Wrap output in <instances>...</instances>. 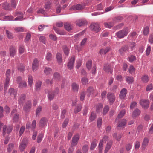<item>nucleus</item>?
Instances as JSON below:
<instances>
[{"instance_id":"f257e3e1","label":"nucleus","mask_w":153,"mask_h":153,"mask_svg":"<svg viewBox=\"0 0 153 153\" xmlns=\"http://www.w3.org/2000/svg\"><path fill=\"white\" fill-rule=\"evenodd\" d=\"M128 32V28L126 27L124 29L116 33V36L118 38L121 39L127 36Z\"/></svg>"},{"instance_id":"f03ea898","label":"nucleus","mask_w":153,"mask_h":153,"mask_svg":"<svg viewBox=\"0 0 153 153\" xmlns=\"http://www.w3.org/2000/svg\"><path fill=\"white\" fill-rule=\"evenodd\" d=\"M89 28L92 31L96 33L99 32L101 30L99 27V25L97 23H92L89 26Z\"/></svg>"},{"instance_id":"7ed1b4c3","label":"nucleus","mask_w":153,"mask_h":153,"mask_svg":"<svg viewBox=\"0 0 153 153\" xmlns=\"http://www.w3.org/2000/svg\"><path fill=\"white\" fill-rule=\"evenodd\" d=\"M48 122V120L45 117H42L39 122V127L40 128H42L46 126Z\"/></svg>"},{"instance_id":"20e7f679","label":"nucleus","mask_w":153,"mask_h":153,"mask_svg":"<svg viewBox=\"0 0 153 153\" xmlns=\"http://www.w3.org/2000/svg\"><path fill=\"white\" fill-rule=\"evenodd\" d=\"M140 104L145 109H147L149 107V102L147 100H142L140 101Z\"/></svg>"},{"instance_id":"39448f33","label":"nucleus","mask_w":153,"mask_h":153,"mask_svg":"<svg viewBox=\"0 0 153 153\" xmlns=\"http://www.w3.org/2000/svg\"><path fill=\"white\" fill-rule=\"evenodd\" d=\"M129 47L128 45H124L119 50V52L121 55H123L125 52L128 51Z\"/></svg>"},{"instance_id":"423d86ee","label":"nucleus","mask_w":153,"mask_h":153,"mask_svg":"<svg viewBox=\"0 0 153 153\" xmlns=\"http://www.w3.org/2000/svg\"><path fill=\"white\" fill-rule=\"evenodd\" d=\"M79 139V134H76L74 135L72 139V142L71 143V147H74L76 146L78 143V141Z\"/></svg>"},{"instance_id":"0eeeda50","label":"nucleus","mask_w":153,"mask_h":153,"mask_svg":"<svg viewBox=\"0 0 153 153\" xmlns=\"http://www.w3.org/2000/svg\"><path fill=\"white\" fill-rule=\"evenodd\" d=\"M32 106L31 102L29 100L26 102L25 105L24 106L23 110L27 112H28L30 110Z\"/></svg>"},{"instance_id":"6e6552de","label":"nucleus","mask_w":153,"mask_h":153,"mask_svg":"<svg viewBox=\"0 0 153 153\" xmlns=\"http://www.w3.org/2000/svg\"><path fill=\"white\" fill-rule=\"evenodd\" d=\"M13 129V127L12 126H9L7 128L6 125H5L3 126V135L5 137L6 134V132L8 134H9L10 133Z\"/></svg>"},{"instance_id":"1a4fd4ad","label":"nucleus","mask_w":153,"mask_h":153,"mask_svg":"<svg viewBox=\"0 0 153 153\" xmlns=\"http://www.w3.org/2000/svg\"><path fill=\"white\" fill-rule=\"evenodd\" d=\"M75 22L76 24L79 27L86 25L88 23L87 21L84 19H78L76 20Z\"/></svg>"},{"instance_id":"9d476101","label":"nucleus","mask_w":153,"mask_h":153,"mask_svg":"<svg viewBox=\"0 0 153 153\" xmlns=\"http://www.w3.org/2000/svg\"><path fill=\"white\" fill-rule=\"evenodd\" d=\"M103 69L105 72H110L111 74L112 73L113 70L111 68L110 65L108 63L104 64Z\"/></svg>"},{"instance_id":"9b49d317","label":"nucleus","mask_w":153,"mask_h":153,"mask_svg":"<svg viewBox=\"0 0 153 153\" xmlns=\"http://www.w3.org/2000/svg\"><path fill=\"white\" fill-rule=\"evenodd\" d=\"M107 97L110 102V104H112L115 99L114 94L113 93H108L107 95Z\"/></svg>"},{"instance_id":"f8f14e48","label":"nucleus","mask_w":153,"mask_h":153,"mask_svg":"<svg viewBox=\"0 0 153 153\" xmlns=\"http://www.w3.org/2000/svg\"><path fill=\"white\" fill-rule=\"evenodd\" d=\"M75 60V57L73 56L70 59L68 64L67 67L68 69H71L73 68L74 63Z\"/></svg>"},{"instance_id":"ddd939ff","label":"nucleus","mask_w":153,"mask_h":153,"mask_svg":"<svg viewBox=\"0 0 153 153\" xmlns=\"http://www.w3.org/2000/svg\"><path fill=\"white\" fill-rule=\"evenodd\" d=\"M39 66V61L37 59L35 58L32 63V69L33 71H36Z\"/></svg>"},{"instance_id":"4468645a","label":"nucleus","mask_w":153,"mask_h":153,"mask_svg":"<svg viewBox=\"0 0 153 153\" xmlns=\"http://www.w3.org/2000/svg\"><path fill=\"white\" fill-rule=\"evenodd\" d=\"M95 91V90L93 86H89L86 91L87 94V96L88 97H89L91 94H93L94 93Z\"/></svg>"},{"instance_id":"2eb2a0df","label":"nucleus","mask_w":153,"mask_h":153,"mask_svg":"<svg viewBox=\"0 0 153 153\" xmlns=\"http://www.w3.org/2000/svg\"><path fill=\"white\" fill-rule=\"evenodd\" d=\"M26 95L25 94H22L19 96L18 99V103L19 105H22L25 100Z\"/></svg>"},{"instance_id":"dca6fc26","label":"nucleus","mask_w":153,"mask_h":153,"mask_svg":"<svg viewBox=\"0 0 153 153\" xmlns=\"http://www.w3.org/2000/svg\"><path fill=\"white\" fill-rule=\"evenodd\" d=\"M127 90L126 88H123L119 94V97L121 99H123L126 96Z\"/></svg>"},{"instance_id":"f3484780","label":"nucleus","mask_w":153,"mask_h":153,"mask_svg":"<svg viewBox=\"0 0 153 153\" xmlns=\"http://www.w3.org/2000/svg\"><path fill=\"white\" fill-rule=\"evenodd\" d=\"M48 97L49 100H53L55 97V91H48Z\"/></svg>"},{"instance_id":"a211bd4d","label":"nucleus","mask_w":153,"mask_h":153,"mask_svg":"<svg viewBox=\"0 0 153 153\" xmlns=\"http://www.w3.org/2000/svg\"><path fill=\"white\" fill-rule=\"evenodd\" d=\"M126 124V120L125 119L120 120L119 121L117 127H121L125 126Z\"/></svg>"},{"instance_id":"6ab92c4d","label":"nucleus","mask_w":153,"mask_h":153,"mask_svg":"<svg viewBox=\"0 0 153 153\" xmlns=\"http://www.w3.org/2000/svg\"><path fill=\"white\" fill-rule=\"evenodd\" d=\"M2 7L3 9L5 10H11L12 8L9 3L5 2L2 4Z\"/></svg>"},{"instance_id":"aec40b11","label":"nucleus","mask_w":153,"mask_h":153,"mask_svg":"<svg viewBox=\"0 0 153 153\" xmlns=\"http://www.w3.org/2000/svg\"><path fill=\"white\" fill-rule=\"evenodd\" d=\"M123 19V17L120 16H117L115 17L113 19V23H115L120 22Z\"/></svg>"},{"instance_id":"412c9836","label":"nucleus","mask_w":153,"mask_h":153,"mask_svg":"<svg viewBox=\"0 0 153 153\" xmlns=\"http://www.w3.org/2000/svg\"><path fill=\"white\" fill-rule=\"evenodd\" d=\"M149 142V140L148 138L145 137L144 139L142 145L143 149H145L146 146L148 145Z\"/></svg>"},{"instance_id":"4be33fe9","label":"nucleus","mask_w":153,"mask_h":153,"mask_svg":"<svg viewBox=\"0 0 153 153\" xmlns=\"http://www.w3.org/2000/svg\"><path fill=\"white\" fill-rule=\"evenodd\" d=\"M84 8V5L83 4H77L73 6V8L74 10H80Z\"/></svg>"},{"instance_id":"5701e85b","label":"nucleus","mask_w":153,"mask_h":153,"mask_svg":"<svg viewBox=\"0 0 153 153\" xmlns=\"http://www.w3.org/2000/svg\"><path fill=\"white\" fill-rule=\"evenodd\" d=\"M112 144V141H110L107 144L105 150V153H107V152L108 151L111 147Z\"/></svg>"},{"instance_id":"b1692460","label":"nucleus","mask_w":153,"mask_h":153,"mask_svg":"<svg viewBox=\"0 0 153 153\" xmlns=\"http://www.w3.org/2000/svg\"><path fill=\"white\" fill-rule=\"evenodd\" d=\"M103 108V105L101 103H98L96 106V112L98 113L101 111Z\"/></svg>"},{"instance_id":"393cba45","label":"nucleus","mask_w":153,"mask_h":153,"mask_svg":"<svg viewBox=\"0 0 153 153\" xmlns=\"http://www.w3.org/2000/svg\"><path fill=\"white\" fill-rule=\"evenodd\" d=\"M110 48L109 47H106L105 49H102L100 50L99 51V53L101 55L103 54H105L110 51Z\"/></svg>"},{"instance_id":"a878e982","label":"nucleus","mask_w":153,"mask_h":153,"mask_svg":"<svg viewBox=\"0 0 153 153\" xmlns=\"http://www.w3.org/2000/svg\"><path fill=\"white\" fill-rule=\"evenodd\" d=\"M10 55L13 56L16 53L15 48L13 46H11L9 49Z\"/></svg>"},{"instance_id":"bb28decb","label":"nucleus","mask_w":153,"mask_h":153,"mask_svg":"<svg viewBox=\"0 0 153 153\" xmlns=\"http://www.w3.org/2000/svg\"><path fill=\"white\" fill-rule=\"evenodd\" d=\"M97 140L95 139H94L93 141H92L91 144V146L90 147V149L91 150H92L94 149V148L97 146Z\"/></svg>"},{"instance_id":"cd10ccee","label":"nucleus","mask_w":153,"mask_h":153,"mask_svg":"<svg viewBox=\"0 0 153 153\" xmlns=\"http://www.w3.org/2000/svg\"><path fill=\"white\" fill-rule=\"evenodd\" d=\"M72 87L74 92H77L79 89V85L76 83L74 82L72 84Z\"/></svg>"},{"instance_id":"c85d7f7f","label":"nucleus","mask_w":153,"mask_h":153,"mask_svg":"<svg viewBox=\"0 0 153 153\" xmlns=\"http://www.w3.org/2000/svg\"><path fill=\"white\" fill-rule=\"evenodd\" d=\"M53 78L56 81H59L60 80L61 76L60 74L57 72H56L53 74Z\"/></svg>"},{"instance_id":"c756f323","label":"nucleus","mask_w":153,"mask_h":153,"mask_svg":"<svg viewBox=\"0 0 153 153\" xmlns=\"http://www.w3.org/2000/svg\"><path fill=\"white\" fill-rule=\"evenodd\" d=\"M82 108V105L81 104H78L76 106L74 109V112L75 114H76L78 112H79Z\"/></svg>"},{"instance_id":"7c9ffc66","label":"nucleus","mask_w":153,"mask_h":153,"mask_svg":"<svg viewBox=\"0 0 153 153\" xmlns=\"http://www.w3.org/2000/svg\"><path fill=\"white\" fill-rule=\"evenodd\" d=\"M51 3L52 1L51 0H46L45 8L46 9H49L51 7Z\"/></svg>"},{"instance_id":"2f4dec72","label":"nucleus","mask_w":153,"mask_h":153,"mask_svg":"<svg viewBox=\"0 0 153 153\" xmlns=\"http://www.w3.org/2000/svg\"><path fill=\"white\" fill-rule=\"evenodd\" d=\"M8 92L10 94V95L13 94L14 95V98H15L16 97L17 91L15 90L13 88H10Z\"/></svg>"},{"instance_id":"473e14b6","label":"nucleus","mask_w":153,"mask_h":153,"mask_svg":"<svg viewBox=\"0 0 153 153\" xmlns=\"http://www.w3.org/2000/svg\"><path fill=\"white\" fill-rule=\"evenodd\" d=\"M140 113V110L137 108L135 109L133 111L132 113V116L133 117H135L139 115Z\"/></svg>"},{"instance_id":"72a5a7b5","label":"nucleus","mask_w":153,"mask_h":153,"mask_svg":"<svg viewBox=\"0 0 153 153\" xmlns=\"http://www.w3.org/2000/svg\"><path fill=\"white\" fill-rule=\"evenodd\" d=\"M64 26L65 28L67 31H70L71 30V25L67 22L65 23Z\"/></svg>"},{"instance_id":"f704fd0d","label":"nucleus","mask_w":153,"mask_h":153,"mask_svg":"<svg viewBox=\"0 0 153 153\" xmlns=\"http://www.w3.org/2000/svg\"><path fill=\"white\" fill-rule=\"evenodd\" d=\"M88 82V79L85 76L81 78V82L83 85H86Z\"/></svg>"},{"instance_id":"c9c22d12","label":"nucleus","mask_w":153,"mask_h":153,"mask_svg":"<svg viewBox=\"0 0 153 153\" xmlns=\"http://www.w3.org/2000/svg\"><path fill=\"white\" fill-rule=\"evenodd\" d=\"M53 29L58 34H60V35H64L65 34V33L62 32L59 29L55 27H53Z\"/></svg>"},{"instance_id":"e433bc0d","label":"nucleus","mask_w":153,"mask_h":153,"mask_svg":"<svg viewBox=\"0 0 153 153\" xmlns=\"http://www.w3.org/2000/svg\"><path fill=\"white\" fill-rule=\"evenodd\" d=\"M62 49L65 54L68 56L69 53V49L66 45H64L62 47Z\"/></svg>"},{"instance_id":"4c0bfd02","label":"nucleus","mask_w":153,"mask_h":153,"mask_svg":"<svg viewBox=\"0 0 153 153\" xmlns=\"http://www.w3.org/2000/svg\"><path fill=\"white\" fill-rule=\"evenodd\" d=\"M13 115V122H18L19 117V114L18 113H15L14 115Z\"/></svg>"},{"instance_id":"58836bf2","label":"nucleus","mask_w":153,"mask_h":153,"mask_svg":"<svg viewBox=\"0 0 153 153\" xmlns=\"http://www.w3.org/2000/svg\"><path fill=\"white\" fill-rule=\"evenodd\" d=\"M41 85L42 82L40 81H39L36 83L35 85L36 87L35 90L36 91H37L39 90L41 86Z\"/></svg>"},{"instance_id":"ea45409f","label":"nucleus","mask_w":153,"mask_h":153,"mask_svg":"<svg viewBox=\"0 0 153 153\" xmlns=\"http://www.w3.org/2000/svg\"><path fill=\"white\" fill-rule=\"evenodd\" d=\"M92 61L91 60H88L86 63V67L88 70L91 69L92 66Z\"/></svg>"},{"instance_id":"a19ab883","label":"nucleus","mask_w":153,"mask_h":153,"mask_svg":"<svg viewBox=\"0 0 153 153\" xmlns=\"http://www.w3.org/2000/svg\"><path fill=\"white\" fill-rule=\"evenodd\" d=\"M142 81L144 83H146L149 81L148 76L146 75L143 76L141 77Z\"/></svg>"},{"instance_id":"79ce46f5","label":"nucleus","mask_w":153,"mask_h":153,"mask_svg":"<svg viewBox=\"0 0 153 153\" xmlns=\"http://www.w3.org/2000/svg\"><path fill=\"white\" fill-rule=\"evenodd\" d=\"M126 81L128 84H131L133 82V78L132 76H126Z\"/></svg>"},{"instance_id":"37998d69","label":"nucleus","mask_w":153,"mask_h":153,"mask_svg":"<svg viewBox=\"0 0 153 153\" xmlns=\"http://www.w3.org/2000/svg\"><path fill=\"white\" fill-rule=\"evenodd\" d=\"M6 35L7 38L9 39H12L13 38L12 33L10 32L9 31L7 30H6Z\"/></svg>"},{"instance_id":"c03bdc74","label":"nucleus","mask_w":153,"mask_h":153,"mask_svg":"<svg viewBox=\"0 0 153 153\" xmlns=\"http://www.w3.org/2000/svg\"><path fill=\"white\" fill-rule=\"evenodd\" d=\"M96 118V115L94 112H92L89 117V120L92 122Z\"/></svg>"},{"instance_id":"a18cd8bd","label":"nucleus","mask_w":153,"mask_h":153,"mask_svg":"<svg viewBox=\"0 0 153 153\" xmlns=\"http://www.w3.org/2000/svg\"><path fill=\"white\" fill-rule=\"evenodd\" d=\"M109 110V107L108 105H105L103 109V114L104 115H105L108 112Z\"/></svg>"},{"instance_id":"49530a36","label":"nucleus","mask_w":153,"mask_h":153,"mask_svg":"<svg viewBox=\"0 0 153 153\" xmlns=\"http://www.w3.org/2000/svg\"><path fill=\"white\" fill-rule=\"evenodd\" d=\"M104 26L106 27L111 28L114 25V23L111 22H109L108 23H104Z\"/></svg>"},{"instance_id":"de8ad7c7","label":"nucleus","mask_w":153,"mask_h":153,"mask_svg":"<svg viewBox=\"0 0 153 153\" xmlns=\"http://www.w3.org/2000/svg\"><path fill=\"white\" fill-rule=\"evenodd\" d=\"M52 71V69L49 68H46L44 70V72L47 75L51 73Z\"/></svg>"},{"instance_id":"09e8293b","label":"nucleus","mask_w":153,"mask_h":153,"mask_svg":"<svg viewBox=\"0 0 153 153\" xmlns=\"http://www.w3.org/2000/svg\"><path fill=\"white\" fill-rule=\"evenodd\" d=\"M56 56L58 62H61L62 61V58L61 54L58 53L56 54Z\"/></svg>"},{"instance_id":"8fccbe9b","label":"nucleus","mask_w":153,"mask_h":153,"mask_svg":"<svg viewBox=\"0 0 153 153\" xmlns=\"http://www.w3.org/2000/svg\"><path fill=\"white\" fill-rule=\"evenodd\" d=\"M28 80L29 85L31 87L33 83V78L32 76L30 75L28 76Z\"/></svg>"},{"instance_id":"3c124183","label":"nucleus","mask_w":153,"mask_h":153,"mask_svg":"<svg viewBox=\"0 0 153 153\" xmlns=\"http://www.w3.org/2000/svg\"><path fill=\"white\" fill-rule=\"evenodd\" d=\"M89 147L88 145H85L83 146L82 149L83 153H86Z\"/></svg>"},{"instance_id":"603ef678","label":"nucleus","mask_w":153,"mask_h":153,"mask_svg":"<svg viewBox=\"0 0 153 153\" xmlns=\"http://www.w3.org/2000/svg\"><path fill=\"white\" fill-rule=\"evenodd\" d=\"M125 110H123L121 111L118 115L117 118H122L125 114Z\"/></svg>"},{"instance_id":"864d4df0","label":"nucleus","mask_w":153,"mask_h":153,"mask_svg":"<svg viewBox=\"0 0 153 153\" xmlns=\"http://www.w3.org/2000/svg\"><path fill=\"white\" fill-rule=\"evenodd\" d=\"M43 136V134L42 133L39 134L37 137V141L38 143L41 142Z\"/></svg>"},{"instance_id":"5fc2aeb1","label":"nucleus","mask_w":153,"mask_h":153,"mask_svg":"<svg viewBox=\"0 0 153 153\" xmlns=\"http://www.w3.org/2000/svg\"><path fill=\"white\" fill-rule=\"evenodd\" d=\"M102 123V120L101 118H99L97 121V126L99 128L101 127Z\"/></svg>"},{"instance_id":"6e6d98bb","label":"nucleus","mask_w":153,"mask_h":153,"mask_svg":"<svg viewBox=\"0 0 153 153\" xmlns=\"http://www.w3.org/2000/svg\"><path fill=\"white\" fill-rule=\"evenodd\" d=\"M48 26L46 25H41L39 26L38 29L39 31H42L43 30L45 27H47Z\"/></svg>"},{"instance_id":"4d7b16f0","label":"nucleus","mask_w":153,"mask_h":153,"mask_svg":"<svg viewBox=\"0 0 153 153\" xmlns=\"http://www.w3.org/2000/svg\"><path fill=\"white\" fill-rule=\"evenodd\" d=\"M19 53L21 54L23 53L24 51V47L23 45H20L19 46Z\"/></svg>"},{"instance_id":"13d9d810","label":"nucleus","mask_w":153,"mask_h":153,"mask_svg":"<svg viewBox=\"0 0 153 153\" xmlns=\"http://www.w3.org/2000/svg\"><path fill=\"white\" fill-rule=\"evenodd\" d=\"M16 2L15 0H11V7H12L13 8H15L16 7Z\"/></svg>"},{"instance_id":"bf43d9fd","label":"nucleus","mask_w":153,"mask_h":153,"mask_svg":"<svg viewBox=\"0 0 153 153\" xmlns=\"http://www.w3.org/2000/svg\"><path fill=\"white\" fill-rule=\"evenodd\" d=\"M69 120V119L68 118H66L65 119L62 124L63 128H65L66 127L68 123Z\"/></svg>"},{"instance_id":"052dcab7","label":"nucleus","mask_w":153,"mask_h":153,"mask_svg":"<svg viewBox=\"0 0 153 153\" xmlns=\"http://www.w3.org/2000/svg\"><path fill=\"white\" fill-rule=\"evenodd\" d=\"M50 38L52 40L56 41L57 40V37L56 36L53 34H50L49 35Z\"/></svg>"},{"instance_id":"680f3d73","label":"nucleus","mask_w":153,"mask_h":153,"mask_svg":"<svg viewBox=\"0 0 153 153\" xmlns=\"http://www.w3.org/2000/svg\"><path fill=\"white\" fill-rule=\"evenodd\" d=\"M52 57V54L51 53L48 52L47 53L46 58V59L48 61H50L51 60Z\"/></svg>"},{"instance_id":"e2e57ef3","label":"nucleus","mask_w":153,"mask_h":153,"mask_svg":"<svg viewBox=\"0 0 153 153\" xmlns=\"http://www.w3.org/2000/svg\"><path fill=\"white\" fill-rule=\"evenodd\" d=\"M149 28L148 27H146L144 29L143 34L144 35H146L149 34Z\"/></svg>"},{"instance_id":"0e129e2a","label":"nucleus","mask_w":153,"mask_h":153,"mask_svg":"<svg viewBox=\"0 0 153 153\" xmlns=\"http://www.w3.org/2000/svg\"><path fill=\"white\" fill-rule=\"evenodd\" d=\"M137 105V102L135 101H133L130 105L131 109H133Z\"/></svg>"},{"instance_id":"69168bd1","label":"nucleus","mask_w":153,"mask_h":153,"mask_svg":"<svg viewBox=\"0 0 153 153\" xmlns=\"http://www.w3.org/2000/svg\"><path fill=\"white\" fill-rule=\"evenodd\" d=\"M39 40L43 43L45 44L46 39L44 36H41L39 37Z\"/></svg>"},{"instance_id":"338daca9","label":"nucleus","mask_w":153,"mask_h":153,"mask_svg":"<svg viewBox=\"0 0 153 153\" xmlns=\"http://www.w3.org/2000/svg\"><path fill=\"white\" fill-rule=\"evenodd\" d=\"M153 88V86L152 84H150L147 85L146 90L147 91H149Z\"/></svg>"},{"instance_id":"774afa93","label":"nucleus","mask_w":153,"mask_h":153,"mask_svg":"<svg viewBox=\"0 0 153 153\" xmlns=\"http://www.w3.org/2000/svg\"><path fill=\"white\" fill-rule=\"evenodd\" d=\"M26 147V145L25 143H21L20 146V149L21 151H22Z\"/></svg>"}]
</instances>
